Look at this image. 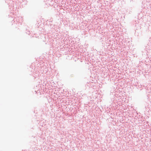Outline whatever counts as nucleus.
Wrapping results in <instances>:
<instances>
[{
  "label": "nucleus",
  "mask_w": 151,
  "mask_h": 151,
  "mask_svg": "<svg viewBox=\"0 0 151 151\" xmlns=\"http://www.w3.org/2000/svg\"><path fill=\"white\" fill-rule=\"evenodd\" d=\"M29 31H28L27 32V33L29 35Z\"/></svg>",
  "instance_id": "nucleus-1"
}]
</instances>
